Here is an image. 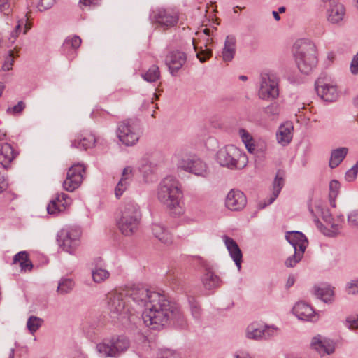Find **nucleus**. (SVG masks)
Returning <instances> with one entry per match:
<instances>
[{
  "instance_id": "1",
  "label": "nucleus",
  "mask_w": 358,
  "mask_h": 358,
  "mask_svg": "<svg viewBox=\"0 0 358 358\" xmlns=\"http://www.w3.org/2000/svg\"><path fill=\"white\" fill-rule=\"evenodd\" d=\"M144 324L151 329L160 330L166 325L184 329L187 320L181 310L159 292L153 293L148 308L142 313Z\"/></svg>"
},
{
  "instance_id": "2",
  "label": "nucleus",
  "mask_w": 358,
  "mask_h": 358,
  "mask_svg": "<svg viewBox=\"0 0 358 358\" xmlns=\"http://www.w3.org/2000/svg\"><path fill=\"white\" fill-rule=\"evenodd\" d=\"M182 196L180 183L174 176H169L162 180L157 194L158 199L174 216L183 213L180 201Z\"/></svg>"
},
{
  "instance_id": "3",
  "label": "nucleus",
  "mask_w": 358,
  "mask_h": 358,
  "mask_svg": "<svg viewBox=\"0 0 358 358\" xmlns=\"http://www.w3.org/2000/svg\"><path fill=\"white\" fill-rule=\"evenodd\" d=\"M294 55L299 71L309 74L317 64L315 45L309 41L299 40L294 45Z\"/></svg>"
},
{
  "instance_id": "4",
  "label": "nucleus",
  "mask_w": 358,
  "mask_h": 358,
  "mask_svg": "<svg viewBox=\"0 0 358 358\" xmlns=\"http://www.w3.org/2000/svg\"><path fill=\"white\" fill-rule=\"evenodd\" d=\"M117 226L124 236L132 235L138 229L141 218L140 207L134 201H125L121 207Z\"/></svg>"
},
{
  "instance_id": "5",
  "label": "nucleus",
  "mask_w": 358,
  "mask_h": 358,
  "mask_svg": "<svg viewBox=\"0 0 358 358\" xmlns=\"http://www.w3.org/2000/svg\"><path fill=\"white\" fill-rule=\"evenodd\" d=\"M315 211L310 204H308L309 212L315 217L314 221L317 227L324 235L330 237L336 236L339 233L341 227L338 224L333 222L334 219L329 210L324 208L320 202L315 203Z\"/></svg>"
},
{
  "instance_id": "6",
  "label": "nucleus",
  "mask_w": 358,
  "mask_h": 358,
  "mask_svg": "<svg viewBox=\"0 0 358 358\" xmlns=\"http://www.w3.org/2000/svg\"><path fill=\"white\" fill-rule=\"evenodd\" d=\"M116 133L122 144L132 146L138 141L143 128L138 119L129 118L118 123Z\"/></svg>"
},
{
  "instance_id": "7",
  "label": "nucleus",
  "mask_w": 358,
  "mask_h": 358,
  "mask_svg": "<svg viewBox=\"0 0 358 358\" xmlns=\"http://www.w3.org/2000/svg\"><path fill=\"white\" fill-rule=\"evenodd\" d=\"M130 344V341L127 336L119 335L104 339L96 345V350L103 357L117 358L129 349Z\"/></svg>"
},
{
  "instance_id": "8",
  "label": "nucleus",
  "mask_w": 358,
  "mask_h": 358,
  "mask_svg": "<svg viewBox=\"0 0 358 358\" xmlns=\"http://www.w3.org/2000/svg\"><path fill=\"white\" fill-rule=\"evenodd\" d=\"M217 161L222 166L241 169L245 166L247 157L237 147L228 145L217 152Z\"/></svg>"
},
{
  "instance_id": "9",
  "label": "nucleus",
  "mask_w": 358,
  "mask_h": 358,
  "mask_svg": "<svg viewBox=\"0 0 358 358\" xmlns=\"http://www.w3.org/2000/svg\"><path fill=\"white\" fill-rule=\"evenodd\" d=\"M108 309L110 315L114 319H125L132 315V309L125 292L113 293L109 296Z\"/></svg>"
},
{
  "instance_id": "10",
  "label": "nucleus",
  "mask_w": 358,
  "mask_h": 358,
  "mask_svg": "<svg viewBox=\"0 0 358 358\" xmlns=\"http://www.w3.org/2000/svg\"><path fill=\"white\" fill-rule=\"evenodd\" d=\"M150 20L157 28L166 30L176 26L179 17L176 13L171 10L159 8L152 11L150 15Z\"/></svg>"
},
{
  "instance_id": "11",
  "label": "nucleus",
  "mask_w": 358,
  "mask_h": 358,
  "mask_svg": "<svg viewBox=\"0 0 358 358\" xmlns=\"http://www.w3.org/2000/svg\"><path fill=\"white\" fill-rule=\"evenodd\" d=\"M80 236L79 229L65 228L58 232L57 241L63 250L72 254L80 244Z\"/></svg>"
},
{
  "instance_id": "12",
  "label": "nucleus",
  "mask_w": 358,
  "mask_h": 358,
  "mask_svg": "<svg viewBox=\"0 0 358 358\" xmlns=\"http://www.w3.org/2000/svg\"><path fill=\"white\" fill-rule=\"evenodd\" d=\"M177 166L196 176L206 177L208 174L207 165L196 156L178 157Z\"/></svg>"
},
{
  "instance_id": "13",
  "label": "nucleus",
  "mask_w": 358,
  "mask_h": 358,
  "mask_svg": "<svg viewBox=\"0 0 358 358\" xmlns=\"http://www.w3.org/2000/svg\"><path fill=\"white\" fill-rule=\"evenodd\" d=\"M279 78L274 73H264L259 90L262 99H274L279 95Z\"/></svg>"
},
{
  "instance_id": "14",
  "label": "nucleus",
  "mask_w": 358,
  "mask_h": 358,
  "mask_svg": "<svg viewBox=\"0 0 358 358\" xmlns=\"http://www.w3.org/2000/svg\"><path fill=\"white\" fill-rule=\"evenodd\" d=\"M85 170V166L80 164H74L70 167L67 171L66 178L62 184L64 189L70 192L78 189L83 182V173Z\"/></svg>"
},
{
  "instance_id": "15",
  "label": "nucleus",
  "mask_w": 358,
  "mask_h": 358,
  "mask_svg": "<svg viewBox=\"0 0 358 358\" xmlns=\"http://www.w3.org/2000/svg\"><path fill=\"white\" fill-rule=\"evenodd\" d=\"M124 292L130 303L133 301L140 307H145V309L148 308V303L150 301L151 295L155 292L138 285Z\"/></svg>"
},
{
  "instance_id": "16",
  "label": "nucleus",
  "mask_w": 358,
  "mask_h": 358,
  "mask_svg": "<svg viewBox=\"0 0 358 358\" xmlns=\"http://www.w3.org/2000/svg\"><path fill=\"white\" fill-rule=\"evenodd\" d=\"M194 258L198 261V263L206 271L202 279L204 287L208 290L219 287L221 285L222 281L220 278L213 272V266L200 256H194Z\"/></svg>"
},
{
  "instance_id": "17",
  "label": "nucleus",
  "mask_w": 358,
  "mask_h": 358,
  "mask_svg": "<svg viewBox=\"0 0 358 358\" xmlns=\"http://www.w3.org/2000/svg\"><path fill=\"white\" fill-rule=\"evenodd\" d=\"M327 9V20L332 24H338L345 16V9L338 0H322Z\"/></svg>"
},
{
  "instance_id": "18",
  "label": "nucleus",
  "mask_w": 358,
  "mask_h": 358,
  "mask_svg": "<svg viewBox=\"0 0 358 358\" xmlns=\"http://www.w3.org/2000/svg\"><path fill=\"white\" fill-rule=\"evenodd\" d=\"M186 61V54L178 50L169 52L165 58V64L173 76L177 75V73L182 67Z\"/></svg>"
},
{
  "instance_id": "19",
  "label": "nucleus",
  "mask_w": 358,
  "mask_h": 358,
  "mask_svg": "<svg viewBox=\"0 0 358 358\" xmlns=\"http://www.w3.org/2000/svg\"><path fill=\"white\" fill-rule=\"evenodd\" d=\"M315 90L317 94L325 101L333 102L338 97V92L336 85L325 83L319 78L315 82Z\"/></svg>"
},
{
  "instance_id": "20",
  "label": "nucleus",
  "mask_w": 358,
  "mask_h": 358,
  "mask_svg": "<svg viewBox=\"0 0 358 358\" xmlns=\"http://www.w3.org/2000/svg\"><path fill=\"white\" fill-rule=\"evenodd\" d=\"M247 203L246 196L239 190L231 189L227 195L225 205L231 210H240Z\"/></svg>"
},
{
  "instance_id": "21",
  "label": "nucleus",
  "mask_w": 358,
  "mask_h": 358,
  "mask_svg": "<svg viewBox=\"0 0 358 358\" xmlns=\"http://www.w3.org/2000/svg\"><path fill=\"white\" fill-rule=\"evenodd\" d=\"M222 239L230 255V257L234 261L238 269L240 270L241 268L243 254L239 246L233 238L226 235L222 236Z\"/></svg>"
},
{
  "instance_id": "22",
  "label": "nucleus",
  "mask_w": 358,
  "mask_h": 358,
  "mask_svg": "<svg viewBox=\"0 0 358 358\" xmlns=\"http://www.w3.org/2000/svg\"><path fill=\"white\" fill-rule=\"evenodd\" d=\"M81 42V38L76 35L65 39L62 49L69 60H72L76 57V50L80 46Z\"/></svg>"
},
{
  "instance_id": "23",
  "label": "nucleus",
  "mask_w": 358,
  "mask_h": 358,
  "mask_svg": "<svg viewBox=\"0 0 358 358\" xmlns=\"http://www.w3.org/2000/svg\"><path fill=\"white\" fill-rule=\"evenodd\" d=\"M284 174L282 172L278 171L276 173L275 178L273 182V194L272 196L269 198L267 203L266 202H260L259 203V208L264 209L267 206L271 204L278 196L283 185H284Z\"/></svg>"
},
{
  "instance_id": "24",
  "label": "nucleus",
  "mask_w": 358,
  "mask_h": 358,
  "mask_svg": "<svg viewBox=\"0 0 358 358\" xmlns=\"http://www.w3.org/2000/svg\"><path fill=\"white\" fill-rule=\"evenodd\" d=\"M292 311L301 320H313L315 317L313 308L303 301L296 303L293 307Z\"/></svg>"
},
{
  "instance_id": "25",
  "label": "nucleus",
  "mask_w": 358,
  "mask_h": 358,
  "mask_svg": "<svg viewBox=\"0 0 358 358\" xmlns=\"http://www.w3.org/2000/svg\"><path fill=\"white\" fill-rule=\"evenodd\" d=\"M132 171L131 166H127L122 170V177L115 189L116 198L119 199L129 186Z\"/></svg>"
},
{
  "instance_id": "26",
  "label": "nucleus",
  "mask_w": 358,
  "mask_h": 358,
  "mask_svg": "<svg viewBox=\"0 0 358 358\" xmlns=\"http://www.w3.org/2000/svg\"><path fill=\"white\" fill-rule=\"evenodd\" d=\"M315 296L326 303H331L334 301V287L329 285L313 287Z\"/></svg>"
},
{
  "instance_id": "27",
  "label": "nucleus",
  "mask_w": 358,
  "mask_h": 358,
  "mask_svg": "<svg viewBox=\"0 0 358 358\" xmlns=\"http://www.w3.org/2000/svg\"><path fill=\"white\" fill-rule=\"evenodd\" d=\"M287 241L292 245L293 249L299 248L300 246L308 245V240L305 235L300 231H289L285 235Z\"/></svg>"
},
{
  "instance_id": "28",
  "label": "nucleus",
  "mask_w": 358,
  "mask_h": 358,
  "mask_svg": "<svg viewBox=\"0 0 358 358\" xmlns=\"http://www.w3.org/2000/svg\"><path fill=\"white\" fill-rule=\"evenodd\" d=\"M15 158L14 151L8 143L0 145V164L6 169Z\"/></svg>"
},
{
  "instance_id": "29",
  "label": "nucleus",
  "mask_w": 358,
  "mask_h": 358,
  "mask_svg": "<svg viewBox=\"0 0 358 358\" xmlns=\"http://www.w3.org/2000/svg\"><path fill=\"white\" fill-rule=\"evenodd\" d=\"M68 195L65 193L57 194L56 197L52 199L47 206V210L49 214H55L63 210L65 206L66 199Z\"/></svg>"
},
{
  "instance_id": "30",
  "label": "nucleus",
  "mask_w": 358,
  "mask_h": 358,
  "mask_svg": "<svg viewBox=\"0 0 358 358\" xmlns=\"http://www.w3.org/2000/svg\"><path fill=\"white\" fill-rule=\"evenodd\" d=\"M236 52V38L233 36H227L222 50V58L224 62L232 60Z\"/></svg>"
},
{
  "instance_id": "31",
  "label": "nucleus",
  "mask_w": 358,
  "mask_h": 358,
  "mask_svg": "<svg viewBox=\"0 0 358 358\" xmlns=\"http://www.w3.org/2000/svg\"><path fill=\"white\" fill-rule=\"evenodd\" d=\"M292 128L293 127L289 124L280 126L276 134V138L278 143L285 146L290 143L292 138Z\"/></svg>"
},
{
  "instance_id": "32",
  "label": "nucleus",
  "mask_w": 358,
  "mask_h": 358,
  "mask_svg": "<svg viewBox=\"0 0 358 358\" xmlns=\"http://www.w3.org/2000/svg\"><path fill=\"white\" fill-rule=\"evenodd\" d=\"M96 138L94 135L90 134L87 136L80 135L72 141L71 146L79 149L87 150L94 146Z\"/></svg>"
},
{
  "instance_id": "33",
  "label": "nucleus",
  "mask_w": 358,
  "mask_h": 358,
  "mask_svg": "<svg viewBox=\"0 0 358 358\" xmlns=\"http://www.w3.org/2000/svg\"><path fill=\"white\" fill-rule=\"evenodd\" d=\"M348 152V148L345 147L333 150L329 162V166L331 169L337 167L345 158Z\"/></svg>"
},
{
  "instance_id": "34",
  "label": "nucleus",
  "mask_w": 358,
  "mask_h": 358,
  "mask_svg": "<svg viewBox=\"0 0 358 358\" xmlns=\"http://www.w3.org/2000/svg\"><path fill=\"white\" fill-rule=\"evenodd\" d=\"M152 230L154 236L162 243L166 245L171 243L172 238L171 234L162 225L154 224L152 227Z\"/></svg>"
},
{
  "instance_id": "35",
  "label": "nucleus",
  "mask_w": 358,
  "mask_h": 358,
  "mask_svg": "<svg viewBox=\"0 0 358 358\" xmlns=\"http://www.w3.org/2000/svg\"><path fill=\"white\" fill-rule=\"evenodd\" d=\"M263 324L252 323L247 328V337L250 339L258 340L263 338Z\"/></svg>"
},
{
  "instance_id": "36",
  "label": "nucleus",
  "mask_w": 358,
  "mask_h": 358,
  "mask_svg": "<svg viewBox=\"0 0 358 358\" xmlns=\"http://www.w3.org/2000/svg\"><path fill=\"white\" fill-rule=\"evenodd\" d=\"M306 250L305 246H300L299 248L294 250V254L289 257L285 262V265L287 268L294 267L303 257L304 252Z\"/></svg>"
},
{
  "instance_id": "37",
  "label": "nucleus",
  "mask_w": 358,
  "mask_h": 358,
  "mask_svg": "<svg viewBox=\"0 0 358 358\" xmlns=\"http://www.w3.org/2000/svg\"><path fill=\"white\" fill-rule=\"evenodd\" d=\"M92 276L94 282L101 283L110 277V273L96 264L92 270Z\"/></svg>"
},
{
  "instance_id": "38",
  "label": "nucleus",
  "mask_w": 358,
  "mask_h": 358,
  "mask_svg": "<svg viewBox=\"0 0 358 358\" xmlns=\"http://www.w3.org/2000/svg\"><path fill=\"white\" fill-rule=\"evenodd\" d=\"M74 285L72 279L62 278L59 281L57 291L60 294H66L73 290Z\"/></svg>"
},
{
  "instance_id": "39",
  "label": "nucleus",
  "mask_w": 358,
  "mask_h": 358,
  "mask_svg": "<svg viewBox=\"0 0 358 358\" xmlns=\"http://www.w3.org/2000/svg\"><path fill=\"white\" fill-rule=\"evenodd\" d=\"M141 77L147 82L153 83L160 78V71L159 66L153 64L148 71L141 74Z\"/></svg>"
},
{
  "instance_id": "40",
  "label": "nucleus",
  "mask_w": 358,
  "mask_h": 358,
  "mask_svg": "<svg viewBox=\"0 0 358 358\" xmlns=\"http://www.w3.org/2000/svg\"><path fill=\"white\" fill-rule=\"evenodd\" d=\"M192 44L194 46V49L196 52V57L199 59L201 62H205L212 56V50L208 48L203 49L202 48L200 50H198L197 46L195 44V40L192 39Z\"/></svg>"
},
{
  "instance_id": "41",
  "label": "nucleus",
  "mask_w": 358,
  "mask_h": 358,
  "mask_svg": "<svg viewBox=\"0 0 358 358\" xmlns=\"http://www.w3.org/2000/svg\"><path fill=\"white\" fill-rule=\"evenodd\" d=\"M43 322V320L41 318L31 316L27 320V327L31 334H34L41 327Z\"/></svg>"
},
{
  "instance_id": "42",
  "label": "nucleus",
  "mask_w": 358,
  "mask_h": 358,
  "mask_svg": "<svg viewBox=\"0 0 358 358\" xmlns=\"http://www.w3.org/2000/svg\"><path fill=\"white\" fill-rule=\"evenodd\" d=\"M190 311L192 317L195 320H199L201 316V308L199 303L192 297L188 299Z\"/></svg>"
},
{
  "instance_id": "43",
  "label": "nucleus",
  "mask_w": 358,
  "mask_h": 358,
  "mask_svg": "<svg viewBox=\"0 0 358 358\" xmlns=\"http://www.w3.org/2000/svg\"><path fill=\"white\" fill-rule=\"evenodd\" d=\"M14 57L15 55L13 50H9L8 55L6 56L4 63L2 66V69L3 71H9L12 69V66L14 63Z\"/></svg>"
},
{
  "instance_id": "44",
  "label": "nucleus",
  "mask_w": 358,
  "mask_h": 358,
  "mask_svg": "<svg viewBox=\"0 0 358 358\" xmlns=\"http://www.w3.org/2000/svg\"><path fill=\"white\" fill-rule=\"evenodd\" d=\"M55 3V0H39L36 8L40 12H43L51 8Z\"/></svg>"
},
{
  "instance_id": "45",
  "label": "nucleus",
  "mask_w": 358,
  "mask_h": 358,
  "mask_svg": "<svg viewBox=\"0 0 358 358\" xmlns=\"http://www.w3.org/2000/svg\"><path fill=\"white\" fill-rule=\"evenodd\" d=\"M264 113L269 116H276L279 114L280 106L276 102L272 103L271 105L264 108Z\"/></svg>"
},
{
  "instance_id": "46",
  "label": "nucleus",
  "mask_w": 358,
  "mask_h": 358,
  "mask_svg": "<svg viewBox=\"0 0 358 358\" xmlns=\"http://www.w3.org/2000/svg\"><path fill=\"white\" fill-rule=\"evenodd\" d=\"M340 189V183L336 180H332L329 183V197L336 198Z\"/></svg>"
},
{
  "instance_id": "47",
  "label": "nucleus",
  "mask_w": 358,
  "mask_h": 358,
  "mask_svg": "<svg viewBox=\"0 0 358 358\" xmlns=\"http://www.w3.org/2000/svg\"><path fill=\"white\" fill-rule=\"evenodd\" d=\"M348 222L350 227L358 228V209L353 210L349 213Z\"/></svg>"
},
{
  "instance_id": "48",
  "label": "nucleus",
  "mask_w": 358,
  "mask_h": 358,
  "mask_svg": "<svg viewBox=\"0 0 358 358\" xmlns=\"http://www.w3.org/2000/svg\"><path fill=\"white\" fill-rule=\"evenodd\" d=\"M322 343L323 345L321 355H330L334 352L335 347L332 341L324 339L323 340Z\"/></svg>"
},
{
  "instance_id": "49",
  "label": "nucleus",
  "mask_w": 358,
  "mask_h": 358,
  "mask_svg": "<svg viewBox=\"0 0 358 358\" xmlns=\"http://www.w3.org/2000/svg\"><path fill=\"white\" fill-rule=\"evenodd\" d=\"M358 173V162H357L350 169H349L345 176V178L348 182L353 181Z\"/></svg>"
},
{
  "instance_id": "50",
  "label": "nucleus",
  "mask_w": 358,
  "mask_h": 358,
  "mask_svg": "<svg viewBox=\"0 0 358 358\" xmlns=\"http://www.w3.org/2000/svg\"><path fill=\"white\" fill-rule=\"evenodd\" d=\"M263 338L268 339L277 334L278 329L273 327L263 325Z\"/></svg>"
},
{
  "instance_id": "51",
  "label": "nucleus",
  "mask_w": 358,
  "mask_h": 358,
  "mask_svg": "<svg viewBox=\"0 0 358 358\" xmlns=\"http://www.w3.org/2000/svg\"><path fill=\"white\" fill-rule=\"evenodd\" d=\"M323 340L321 338L320 336H317L313 338L310 345L312 348L317 350L320 354L322 353V343Z\"/></svg>"
},
{
  "instance_id": "52",
  "label": "nucleus",
  "mask_w": 358,
  "mask_h": 358,
  "mask_svg": "<svg viewBox=\"0 0 358 358\" xmlns=\"http://www.w3.org/2000/svg\"><path fill=\"white\" fill-rule=\"evenodd\" d=\"M347 289H348V294H356L358 293V278L350 280L347 283Z\"/></svg>"
},
{
  "instance_id": "53",
  "label": "nucleus",
  "mask_w": 358,
  "mask_h": 358,
  "mask_svg": "<svg viewBox=\"0 0 358 358\" xmlns=\"http://www.w3.org/2000/svg\"><path fill=\"white\" fill-rule=\"evenodd\" d=\"M157 358H180L179 355L174 350L165 349L160 352Z\"/></svg>"
},
{
  "instance_id": "54",
  "label": "nucleus",
  "mask_w": 358,
  "mask_h": 358,
  "mask_svg": "<svg viewBox=\"0 0 358 358\" xmlns=\"http://www.w3.org/2000/svg\"><path fill=\"white\" fill-rule=\"evenodd\" d=\"M24 108L25 103L22 101H20L15 106L12 108H8L7 109V112L9 113L19 114L21 113Z\"/></svg>"
},
{
  "instance_id": "55",
  "label": "nucleus",
  "mask_w": 358,
  "mask_h": 358,
  "mask_svg": "<svg viewBox=\"0 0 358 358\" xmlns=\"http://www.w3.org/2000/svg\"><path fill=\"white\" fill-rule=\"evenodd\" d=\"M29 257V254L26 251H20L18 253H17L14 257H13V263L16 264L19 262L20 264V262H24L26 259H27Z\"/></svg>"
},
{
  "instance_id": "56",
  "label": "nucleus",
  "mask_w": 358,
  "mask_h": 358,
  "mask_svg": "<svg viewBox=\"0 0 358 358\" xmlns=\"http://www.w3.org/2000/svg\"><path fill=\"white\" fill-rule=\"evenodd\" d=\"M346 326L351 329H358V317H348L346 319Z\"/></svg>"
},
{
  "instance_id": "57",
  "label": "nucleus",
  "mask_w": 358,
  "mask_h": 358,
  "mask_svg": "<svg viewBox=\"0 0 358 358\" xmlns=\"http://www.w3.org/2000/svg\"><path fill=\"white\" fill-rule=\"evenodd\" d=\"M239 134L244 143L252 141L251 135L244 129H239Z\"/></svg>"
},
{
  "instance_id": "58",
  "label": "nucleus",
  "mask_w": 358,
  "mask_h": 358,
  "mask_svg": "<svg viewBox=\"0 0 358 358\" xmlns=\"http://www.w3.org/2000/svg\"><path fill=\"white\" fill-rule=\"evenodd\" d=\"M141 172L143 173V177L146 180V181L148 180L149 176L152 174V169L150 164H145L142 166L141 169Z\"/></svg>"
},
{
  "instance_id": "59",
  "label": "nucleus",
  "mask_w": 358,
  "mask_h": 358,
  "mask_svg": "<svg viewBox=\"0 0 358 358\" xmlns=\"http://www.w3.org/2000/svg\"><path fill=\"white\" fill-rule=\"evenodd\" d=\"M0 12L5 15H8L10 12V3L8 0H0Z\"/></svg>"
},
{
  "instance_id": "60",
  "label": "nucleus",
  "mask_w": 358,
  "mask_h": 358,
  "mask_svg": "<svg viewBox=\"0 0 358 358\" xmlns=\"http://www.w3.org/2000/svg\"><path fill=\"white\" fill-rule=\"evenodd\" d=\"M101 3V0H80V4L85 6H96Z\"/></svg>"
},
{
  "instance_id": "61",
  "label": "nucleus",
  "mask_w": 358,
  "mask_h": 358,
  "mask_svg": "<svg viewBox=\"0 0 358 358\" xmlns=\"http://www.w3.org/2000/svg\"><path fill=\"white\" fill-rule=\"evenodd\" d=\"M20 266L22 271L31 270L33 268V264L29 258L24 262H20Z\"/></svg>"
},
{
  "instance_id": "62",
  "label": "nucleus",
  "mask_w": 358,
  "mask_h": 358,
  "mask_svg": "<svg viewBox=\"0 0 358 358\" xmlns=\"http://www.w3.org/2000/svg\"><path fill=\"white\" fill-rule=\"evenodd\" d=\"M21 31V24L20 22H17V24L15 26V29L11 32V38H13L12 42H14L15 39L18 36Z\"/></svg>"
},
{
  "instance_id": "63",
  "label": "nucleus",
  "mask_w": 358,
  "mask_h": 358,
  "mask_svg": "<svg viewBox=\"0 0 358 358\" xmlns=\"http://www.w3.org/2000/svg\"><path fill=\"white\" fill-rule=\"evenodd\" d=\"M7 187V182L3 177L0 175V193L3 192Z\"/></svg>"
},
{
  "instance_id": "64",
  "label": "nucleus",
  "mask_w": 358,
  "mask_h": 358,
  "mask_svg": "<svg viewBox=\"0 0 358 358\" xmlns=\"http://www.w3.org/2000/svg\"><path fill=\"white\" fill-rule=\"evenodd\" d=\"M248 151L250 153H253L255 150V145L251 142L245 143Z\"/></svg>"
}]
</instances>
